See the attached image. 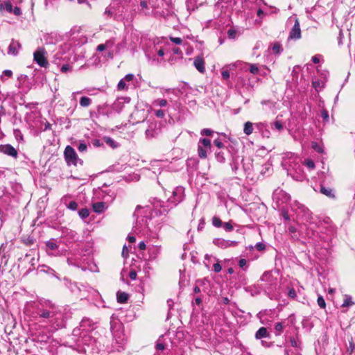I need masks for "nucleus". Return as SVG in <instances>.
I'll return each mask as SVG.
<instances>
[{"mask_svg":"<svg viewBox=\"0 0 355 355\" xmlns=\"http://www.w3.org/2000/svg\"><path fill=\"white\" fill-rule=\"evenodd\" d=\"M173 52L174 54H177V55H180L182 54V51L180 50V49L176 47V48H174L173 49Z\"/></svg>","mask_w":355,"mask_h":355,"instance_id":"5fc2aeb1","label":"nucleus"},{"mask_svg":"<svg viewBox=\"0 0 355 355\" xmlns=\"http://www.w3.org/2000/svg\"><path fill=\"white\" fill-rule=\"evenodd\" d=\"M236 32L235 30H233V29H229L228 31H227V35H228V37L231 39H233L236 36Z\"/></svg>","mask_w":355,"mask_h":355,"instance_id":"4c0bfd02","label":"nucleus"},{"mask_svg":"<svg viewBox=\"0 0 355 355\" xmlns=\"http://www.w3.org/2000/svg\"><path fill=\"white\" fill-rule=\"evenodd\" d=\"M169 40L176 44H181L182 43V40L180 37H169Z\"/></svg>","mask_w":355,"mask_h":355,"instance_id":"a878e982","label":"nucleus"},{"mask_svg":"<svg viewBox=\"0 0 355 355\" xmlns=\"http://www.w3.org/2000/svg\"><path fill=\"white\" fill-rule=\"evenodd\" d=\"M71 67L69 64H64L62 66L60 70L62 73H67L71 70Z\"/></svg>","mask_w":355,"mask_h":355,"instance_id":"79ce46f5","label":"nucleus"},{"mask_svg":"<svg viewBox=\"0 0 355 355\" xmlns=\"http://www.w3.org/2000/svg\"><path fill=\"white\" fill-rule=\"evenodd\" d=\"M256 249L259 251H263L266 248V245L262 243H257L255 245Z\"/></svg>","mask_w":355,"mask_h":355,"instance_id":"e433bc0d","label":"nucleus"},{"mask_svg":"<svg viewBox=\"0 0 355 355\" xmlns=\"http://www.w3.org/2000/svg\"><path fill=\"white\" fill-rule=\"evenodd\" d=\"M302 37L300 21L298 19L295 21L294 26L289 33V40H298Z\"/></svg>","mask_w":355,"mask_h":355,"instance_id":"7ed1b4c3","label":"nucleus"},{"mask_svg":"<svg viewBox=\"0 0 355 355\" xmlns=\"http://www.w3.org/2000/svg\"><path fill=\"white\" fill-rule=\"evenodd\" d=\"M157 54L159 55V56H163L164 55V51L162 49H160L158 51H157Z\"/></svg>","mask_w":355,"mask_h":355,"instance_id":"052dcab7","label":"nucleus"},{"mask_svg":"<svg viewBox=\"0 0 355 355\" xmlns=\"http://www.w3.org/2000/svg\"><path fill=\"white\" fill-rule=\"evenodd\" d=\"M228 273L232 274L234 272V269L232 268H230L227 270Z\"/></svg>","mask_w":355,"mask_h":355,"instance_id":"0e129e2a","label":"nucleus"},{"mask_svg":"<svg viewBox=\"0 0 355 355\" xmlns=\"http://www.w3.org/2000/svg\"><path fill=\"white\" fill-rule=\"evenodd\" d=\"M198 156L201 159H205L207 157V151L205 149L203 148L202 146H198Z\"/></svg>","mask_w":355,"mask_h":355,"instance_id":"a211bd4d","label":"nucleus"},{"mask_svg":"<svg viewBox=\"0 0 355 355\" xmlns=\"http://www.w3.org/2000/svg\"><path fill=\"white\" fill-rule=\"evenodd\" d=\"M133 75L132 74H127L125 76V80L127 81H131L132 79H133Z\"/></svg>","mask_w":355,"mask_h":355,"instance_id":"6e6d98bb","label":"nucleus"},{"mask_svg":"<svg viewBox=\"0 0 355 355\" xmlns=\"http://www.w3.org/2000/svg\"><path fill=\"white\" fill-rule=\"evenodd\" d=\"M263 13V12L261 9L258 10V11H257V15L258 16H260Z\"/></svg>","mask_w":355,"mask_h":355,"instance_id":"69168bd1","label":"nucleus"},{"mask_svg":"<svg viewBox=\"0 0 355 355\" xmlns=\"http://www.w3.org/2000/svg\"><path fill=\"white\" fill-rule=\"evenodd\" d=\"M117 302L120 304H125L128 302L129 296L125 292L119 291L116 293Z\"/></svg>","mask_w":355,"mask_h":355,"instance_id":"6e6552de","label":"nucleus"},{"mask_svg":"<svg viewBox=\"0 0 355 355\" xmlns=\"http://www.w3.org/2000/svg\"><path fill=\"white\" fill-rule=\"evenodd\" d=\"M21 48V44L18 41L12 40L8 49V53L16 56L18 55L19 50Z\"/></svg>","mask_w":355,"mask_h":355,"instance_id":"423d86ee","label":"nucleus"},{"mask_svg":"<svg viewBox=\"0 0 355 355\" xmlns=\"http://www.w3.org/2000/svg\"><path fill=\"white\" fill-rule=\"evenodd\" d=\"M304 163L305 165L310 169H314L315 168V163L312 159H306Z\"/></svg>","mask_w":355,"mask_h":355,"instance_id":"5701e85b","label":"nucleus"},{"mask_svg":"<svg viewBox=\"0 0 355 355\" xmlns=\"http://www.w3.org/2000/svg\"><path fill=\"white\" fill-rule=\"evenodd\" d=\"M12 12L17 16H19L21 14L20 8L17 6L15 7L14 9L12 8Z\"/></svg>","mask_w":355,"mask_h":355,"instance_id":"c03bdc74","label":"nucleus"},{"mask_svg":"<svg viewBox=\"0 0 355 355\" xmlns=\"http://www.w3.org/2000/svg\"><path fill=\"white\" fill-rule=\"evenodd\" d=\"M268 336V331L266 327H261L255 334V338L257 339H261Z\"/></svg>","mask_w":355,"mask_h":355,"instance_id":"9d476101","label":"nucleus"},{"mask_svg":"<svg viewBox=\"0 0 355 355\" xmlns=\"http://www.w3.org/2000/svg\"><path fill=\"white\" fill-rule=\"evenodd\" d=\"M223 227L225 229V230L227 231V232L232 231L233 228H234L232 225L230 223H225L223 224Z\"/></svg>","mask_w":355,"mask_h":355,"instance_id":"7c9ffc66","label":"nucleus"},{"mask_svg":"<svg viewBox=\"0 0 355 355\" xmlns=\"http://www.w3.org/2000/svg\"><path fill=\"white\" fill-rule=\"evenodd\" d=\"M354 302L352 300V297L346 295L344 300L343 304H342V307H349L354 304Z\"/></svg>","mask_w":355,"mask_h":355,"instance_id":"dca6fc26","label":"nucleus"},{"mask_svg":"<svg viewBox=\"0 0 355 355\" xmlns=\"http://www.w3.org/2000/svg\"><path fill=\"white\" fill-rule=\"evenodd\" d=\"M312 61L313 63L315 64H318L320 62V59H319V57L318 55H314L312 57Z\"/></svg>","mask_w":355,"mask_h":355,"instance_id":"603ef678","label":"nucleus"},{"mask_svg":"<svg viewBox=\"0 0 355 355\" xmlns=\"http://www.w3.org/2000/svg\"><path fill=\"white\" fill-rule=\"evenodd\" d=\"M105 207L104 202H98L92 205V208L94 212L100 214L102 213Z\"/></svg>","mask_w":355,"mask_h":355,"instance_id":"1a4fd4ad","label":"nucleus"},{"mask_svg":"<svg viewBox=\"0 0 355 355\" xmlns=\"http://www.w3.org/2000/svg\"><path fill=\"white\" fill-rule=\"evenodd\" d=\"M155 348L157 350H163L165 348V346L163 343H158L156 344Z\"/></svg>","mask_w":355,"mask_h":355,"instance_id":"09e8293b","label":"nucleus"},{"mask_svg":"<svg viewBox=\"0 0 355 355\" xmlns=\"http://www.w3.org/2000/svg\"><path fill=\"white\" fill-rule=\"evenodd\" d=\"M125 83L123 80H121L118 83L117 88L119 90H123L125 88Z\"/></svg>","mask_w":355,"mask_h":355,"instance_id":"72a5a7b5","label":"nucleus"},{"mask_svg":"<svg viewBox=\"0 0 355 355\" xmlns=\"http://www.w3.org/2000/svg\"><path fill=\"white\" fill-rule=\"evenodd\" d=\"M246 264V260L245 259H241L239 261V266L241 268H243Z\"/></svg>","mask_w":355,"mask_h":355,"instance_id":"8fccbe9b","label":"nucleus"},{"mask_svg":"<svg viewBox=\"0 0 355 355\" xmlns=\"http://www.w3.org/2000/svg\"><path fill=\"white\" fill-rule=\"evenodd\" d=\"M214 144L218 148H223L224 145L223 144L222 141H220V140L218 139H216L214 141Z\"/></svg>","mask_w":355,"mask_h":355,"instance_id":"a18cd8bd","label":"nucleus"},{"mask_svg":"<svg viewBox=\"0 0 355 355\" xmlns=\"http://www.w3.org/2000/svg\"><path fill=\"white\" fill-rule=\"evenodd\" d=\"M275 329L279 334L282 331V330H283V325H282V324L281 322H278V323L275 324Z\"/></svg>","mask_w":355,"mask_h":355,"instance_id":"c756f323","label":"nucleus"},{"mask_svg":"<svg viewBox=\"0 0 355 355\" xmlns=\"http://www.w3.org/2000/svg\"><path fill=\"white\" fill-rule=\"evenodd\" d=\"M212 224L214 226L216 227H220L222 226V221L220 219V218L217 217V216H214L213 218H212Z\"/></svg>","mask_w":355,"mask_h":355,"instance_id":"aec40b11","label":"nucleus"},{"mask_svg":"<svg viewBox=\"0 0 355 355\" xmlns=\"http://www.w3.org/2000/svg\"><path fill=\"white\" fill-rule=\"evenodd\" d=\"M272 50L274 54H279L283 51V48L282 44L279 42H276L273 44L272 46Z\"/></svg>","mask_w":355,"mask_h":355,"instance_id":"f8f14e48","label":"nucleus"},{"mask_svg":"<svg viewBox=\"0 0 355 355\" xmlns=\"http://www.w3.org/2000/svg\"><path fill=\"white\" fill-rule=\"evenodd\" d=\"M320 192L329 198H335L336 196L332 189L320 185Z\"/></svg>","mask_w":355,"mask_h":355,"instance_id":"0eeeda50","label":"nucleus"},{"mask_svg":"<svg viewBox=\"0 0 355 355\" xmlns=\"http://www.w3.org/2000/svg\"><path fill=\"white\" fill-rule=\"evenodd\" d=\"M321 115H322V119L325 121H328V120H329V114H328V112L326 110H323L322 111Z\"/></svg>","mask_w":355,"mask_h":355,"instance_id":"ea45409f","label":"nucleus"},{"mask_svg":"<svg viewBox=\"0 0 355 355\" xmlns=\"http://www.w3.org/2000/svg\"><path fill=\"white\" fill-rule=\"evenodd\" d=\"M221 74H222L223 78L225 79V80H227V79H228L230 78V73L227 70L223 71Z\"/></svg>","mask_w":355,"mask_h":355,"instance_id":"49530a36","label":"nucleus"},{"mask_svg":"<svg viewBox=\"0 0 355 355\" xmlns=\"http://www.w3.org/2000/svg\"><path fill=\"white\" fill-rule=\"evenodd\" d=\"M37 314L42 318H49L52 316L51 313L46 309L38 310Z\"/></svg>","mask_w":355,"mask_h":355,"instance_id":"ddd939ff","label":"nucleus"},{"mask_svg":"<svg viewBox=\"0 0 355 355\" xmlns=\"http://www.w3.org/2000/svg\"><path fill=\"white\" fill-rule=\"evenodd\" d=\"M128 241L130 242V243H135L136 241V238L134 236H128V238H127Z\"/></svg>","mask_w":355,"mask_h":355,"instance_id":"864d4df0","label":"nucleus"},{"mask_svg":"<svg viewBox=\"0 0 355 355\" xmlns=\"http://www.w3.org/2000/svg\"><path fill=\"white\" fill-rule=\"evenodd\" d=\"M3 73L8 76V78H11L12 76V71L9 69H6L3 71Z\"/></svg>","mask_w":355,"mask_h":355,"instance_id":"de8ad7c7","label":"nucleus"},{"mask_svg":"<svg viewBox=\"0 0 355 355\" xmlns=\"http://www.w3.org/2000/svg\"><path fill=\"white\" fill-rule=\"evenodd\" d=\"M92 102V100L87 96H83L80 99V105L82 107H88Z\"/></svg>","mask_w":355,"mask_h":355,"instance_id":"4468645a","label":"nucleus"},{"mask_svg":"<svg viewBox=\"0 0 355 355\" xmlns=\"http://www.w3.org/2000/svg\"><path fill=\"white\" fill-rule=\"evenodd\" d=\"M140 6L142 8H148V3L145 1H142L140 3Z\"/></svg>","mask_w":355,"mask_h":355,"instance_id":"4d7b16f0","label":"nucleus"},{"mask_svg":"<svg viewBox=\"0 0 355 355\" xmlns=\"http://www.w3.org/2000/svg\"><path fill=\"white\" fill-rule=\"evenodd\" d=\"M46 245L51 250H55L58 248V245L52 240L47 241Z\"/></svg>","mask_w":355,"mask_h":355,"instance_id":"6ab92c4d","label":"nucleus"},{"mask_svg":"<svg viewBox=\"0 0 355 355\" xmlns=\"http://www.w3.org/2000/svg\"><path fill=\"white\" fill-rule=\"evenodd\" d=\"M193 292L195 293H198L200 292V288L198 286H195L193 288Z\"/></svg>","mask_w":355,"mask_h":355,"instance_id":"680f3d73","label":"nucleus"},{"mask_svg":"<svg viewBox=\"0 0 355 355\" xmlns=\"http://www.w3.org/2000/svg\"><path fill=\"white\" fill-rule=\"evenodd\" d=\"M274 126L279 131H281L283 129V125H282V122L278 120H277L274 122Z\"/></svg>","mask_w":355,"mask_h":355,"instance_id":"cd10ccee","label":"nucleus"},{"mask_svg":"<svg viewBox=\"0 0 355 355\" xmlns=\"http://www.w3.org/2000/svg\"><path fill=\"white\" fill-rule=\"evenodd\" d=\"M12 331V329L11 328L9 327V326L7 324L6 327H5V332L10 334Z\"/></svg>","mask_w":355,"mask_h":355,"instance_id":"13d9d810","label":"nucleus"},{"mask_svg":"<svg viewBox=\"0 0 355 355\" xmlns=\"http://www.w3.org/2000/svg\"><path fill=\"white\" fill-rule=\"evenodd\" d=\"M317 302H318V306L321 309H325L326 308V302H325L324 299L323 298L322 296H319L318 297Z\"/></svg>","mask_w":355,"mask_h":355,"instance_id":"412c9836","label":"nucleus"},{"mask_svg":"<svg viewBox=\"0 0 355 355\" xmlns=\"http://www.w3.org/2000/svg\"><path fill=\"white\" fill-rule=\"evenodd\" d=\"M156 103L161 107H164L167 105V101L166 99H159L156 101Z\"/></svg>","mask_w":355,"mask_h":355,"instance_id":"58836bf2","label":"nucleus"},{"mask_svg":"<svg viewBox=\"0 0 355 355\" xmlns=\"http://www.w3.org/2000/svg\"><path fill=\"white\" fill-rule=\"evenodd\" d=\"M289 230L291 232H295V229L293 227H290L289 228Z\"/></svg>","mask_w":355,"mask_h":355,"instance_id":"774afa93","label":"nucleus"},{"mask_svg":"<svg viewBox=\"0 0 355 355\" xmlns=\"http://www.w3.org/2000/svg\"><path fill=\"white\" fill-rule=\"evenodd\" d=\"M213 133V131L210 129H203L202 131H201V135H206V136H211Z\"/></svg>","mask_w":355,"mask_h":355,"instance_id":"c9c22d12","label":"nucleus"},{"mask_svg":"<svg viewBox=\"0 0 355 355\" xmlns=\"http://www.w3.org/2000/svg\"><path fill=\"white\" fill-rule=\"evenodd\" d=\"M155 114L158 118H163L165 115V112L162 110H157L155 111Z\"/></svg>","mask_w":355,"mask_h":355,"instance_id":"473e14b6","label":"nucleus"},{"mask_svg":"<svg viewBox=\"0 0 355 355\" xmlns=\"http://www.w3.org/2000/svg\"><path fill=\"white\" fill-rule=\"evenodd\" d=\"M137 272L135 270H131L129 272V277L132 279V280H135L137 278Z\"/></svg>","mask_w":355,"mask_h":355,"instance_id":"a19ab883","label":"nucleus"},{"mask_svg":"<svg viewBox=\"0 0 355 355\" xmlns=\"http://www.w3.org/2000/svg\"><path fill=\"white\" fill-rule=\"evenodd\" d=\"M46 51L44 48H39L33 53L34 61L40 67L46 68L49 64L45 56Z\"/></svg>","mask_w":355,"mask_h":355,"instance_id":"f257e3e1","label":"nucleus"},{"mask_svg":"<svg viewBox=\"0 0 355 355\" xmlns=\"http://www.w3.org/2000/svg\"><path fill=\"white\" fill-rule=\"evenodd\" d=\"M64 159L68 165H74L77 164L78 155L75 152L74 149L70 146H67L64 152Z\"/></svg>","mask_w":355,"mask_h":355,"instance_id":"f03ea898","label":"nucleus"},{"mask_svg":"<svg viewBox=\"0 0 355 355\" xmlns=\"http://www.w3.org/2000/svg\"><path fill=\"white\" fill-rule=\"evenodd\" d=\"M78 150L80 152L86 151L87 149V146L85 144L81 143L78 145Z\"/></svg>","mask_w":355,"mask_h":355,"instance_id":"37998d69","label":"nucleus"},{"mask_svg":"<svg viewBox=\"0 0 355 355\" xmlns=\"http://www.w3.org/2000/svg\"><path fill=\"white\" fill-rule=\"evenodd\" d=\"M213 268H214V272H219L222 270V267H221L220 264L219 263V262L214 263L213 266Z\"/></svg>","mask_w":355,"mask_h":355,"instance_id":"2f4dec72","label":"nucleus"},{"mask_svg":"<svg viewBox=\"0 0 355 355\" xmlns=\"http://www.w3.org/2000/svg\"><path fill=\"white\" fill-rule=\"evenodd\" d=\"M253 124L250 121H247L244 124L243 132L246 135H250L253 132Z\"/></svg>","mask_w":355,"mask_h":355,"instance_id":"9b49d317","label":"nucleus"},{"mask_svg":"<svg viewBox=\"0 0 355 355\" xmlns=\"http://www.w3.org/2000/svg\"><path fill=\"white\" fill-rule=\"evenodd\" d=\"M5 9L9 13L12 12V5L10 1L5 2Z\"/></svg>","mask_w":355,"mask_h":355,"instance_id":"bb28decb","label":"nucleus"},{"mask_svg":"<svg viewBox=\"0 0 355 355\" xmlns=\"http://www.w3.org/2000/svg\"><path fill=\"white\" fill-rule=\"evenodd\" d=\"M0 152L15 158L18 155L17 150L10 144L0 145Z\"/></svg>","mask_w":355,"mask_h":355,"instance_id":"20e7f679","label":"nucleus"},{"mask_svg":"<svg viewBox=\"0 0 355 355\" xmlns=\"http://www.w3.org/2000/svg\"><path fill=\"white\" fill-rule=\"evenodd\" d=\"M195 302H196V304H198V305L201 304V303H202V300H201V298H200V297H196V298L195 299Z\"/></svg>","mask_w":355,"mask_h":355,"instance_id":"bf43d9fd","label":"nucleus"},{"mask_svg":"<svg viewBox=\"0 0 355 355\" xmlns=\"http://www.w3.org/2000/svg\"><path fill=\"white\" fill-rule=\"evenodd\" d=\"M200 142L206 148H211V141L209 139L203 138L200 140Z\"/></svg>","mask_w":355,"mask_h":355,"instance_id":"4be33fe9","label":"nucleus"},{"mask_svg":"<svg viewBox=\"0 0 355 355\" xmlns=\"http://www.w3.org/2000/svg\"><path fill=\"white\" fill-rule=\"evenodd\" d=\"M193 65L196 69L201 73L205 72V62L203 56L199 55L194 58Z\"/></svg>","mask_w":355,"mask_h":355,"instance_id":"39448f33","label":"nucleus"},{"mask_svg":"<svg viewBox=\"0 0 355 355\" xmlns=\"http://www.w3.org/2000/svg\"><path fill=\"white\" fill-rule=\"evenodd\" d=\"M112 46V42L110 41H107L105 44H101L97 46L96 50L98 51H103L106 48L111 47Z\"/></svg>","mask_w":355,"mask_h":355,"instance_id":"2eb2a0df","label":"nucleus"},{"mask_svg":"<svg viewBox=\"0 0 355 355\" xmlns=\"http://www.w3.org/2000/svg\"><path fill=\"white\" fill-rule=\"evenodd\" d=\"M104 140H105V143L107 144L110 145V146H112L113 148L116 147V145L115 144V141L112 138L105 137Z\"/></svg>","mask_w":355,"mask_h":355,"instance_id":"b1692460","label":"nucleus"},{"mask_svg":"<svg viewBox=\"0 0 355 355\" xmlns=\"http://www.w3.org/2000/svg\"><path fill=\"white\" fill-rule=\"evenodd\" d=\"M5 9V3H0V12H2Z\"/></svg>","mask_w":355,"mask_h":355,"instance_id":"e2e57ef3","label":"nucleus"},{"mask_svg":"<svg viewBox=\"0 0 355 355\" xmlns=\"http://www.w3.org/2000/svg\"><path fill=\"white\" fill-rule=\"evenodd\" d=\"M67 207H68L69 209H71V210L75 211V210H76V209H77V208H78V204H77V202H75V201H71V202L69 203V205H68Z\"/></svg>","mask_w":355,"mask_h":355,"instance_id":"393cba45","label":"nucleus"},{"mask_svg":"<svg viewBox=\"0 0 355 355\" xmlns=\"http://www.w3.org/2000/svg\"><path fill=\"white\" fill-rule=\"evenodd\" d=\"M250 71L253 74H257L259 72L258 67L254 64H251L250 68Z\"/></svg>","mask_w":355,"mask_h":355,"instance_id":"f704fd0d","label":"nucleus"},{"mask_svg":"<svg viewBox=\"0 0 355 355\" xmlns=\"http://www.w3.org/2000/svg\"><path fill=\"white\" fill-rule=\"evenodd\" d=\"M78 214H79L80 217L82 218L83 219L86 218L89 215V209L87 208L81 209L78 211Z\"/></svg>","mask_w":355,"mask_h":355,"instance_id":"f3484780","label":"nucleus"},{"mask_svg":"<svg viewBox=\"0 0 355 355\" xmlns=\"http://www.w3.org/2000/svg\"><path fill=\"white\" fill-rule=\"evenodd\" d=\"M78 3H83L87 2V0H77Z\"/></svg>","mask_w":355,"mask_h":355,"instance_id":"338daca9","label":"nucleus"},{"mask_svg":"<svg viewBox=\"0 0 355 355\" xmlns=\"http://www.w3.org/2000/svg\"><path fill=\"white\" fill-rule=\"evenodd\" d=\"M288 295L289 297L295 299L297 296L295 290L293 288H290L288 293Z\"/></svg>","mask_w":355,"mask_h":355,"instance_id":"c85d7f7f","label":"nucleus"},{"mask_svg":"<svg viewBox=\"0 0 355 355\" xmlns=\"http://www.w3.org/2000/svg\"><path fill=\"white\" fill-rule=\"evenodd\" d=\"M139 248L141 250H144L146 248V245L144 241H141L139 243Z\"/></svg>","mask_w":355,"mask_h":355,"instance_id":"3c124183","label":"nucleus"}]
</instances>
